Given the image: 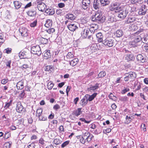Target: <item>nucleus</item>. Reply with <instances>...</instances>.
Returning <instances> with one entry per match:
<instances>
[{"label":"nucleus","mask_w":148,"mask_h":148,"mask_svg":"<svg viewBox=\"0 0 148 148\" xmlns=\"http://www.w3.org/2000/svg\"><path fill=\"white\" fill-rule=\"evenodd\" d=\"M74 57L73 52H69L67 54L66 57L67 59L68 60L72 59Z\"/></svg>","instance_id":"obj_35"},{"label":"nucleus","mask_w":148,"mask_h":148,"mask_svg":"<svg viewBox=\"0 0 148 148\" xmlns=\"http://www.w3.org/2000/svg\"><path fill=\"white\" fill-rule=\"evenodd\" d=\"M136 59L139 62L144 63L146 61V58L145 56L142 54H138L136 57Z\"/></svg>","instance_id":"obj_12"},{"label":"nucleus","mask_w":148,"mask_h":148,"mask_svg":"<svg viewBox=\"0 0 148 148\" xmlns=\"http://www.w3.org/2000/svg\"><path fill=\"white\" fill-rule=\"evenodd\" d=\"M96 36L97 38L98 41L99 42H102V41H103V36L102 33L101 32L98 33L96 34Z\"/></svg>","instance_id":"obj_23"},{"label":"nucleus","mask_w":148,"mask_h":148,"mask_svg":"<svg viewBox=\"0 0 148 148\" xmlns=\"http://www.w3.org/2000/svg\"><path fill=\"white\" fill-rule=\"evenodd\" d=\"M143 0H130L131 2L133 4L138 3L139 4L141 3Z\"/></svg>","instance_id":"obj_44"},{"label":"nucleus","mask_w":148,"mask_h":148,"mask_svg":"<svg viewBox=\"0 0 148 148\" xmlns=\"http://www.w3.org/2000/svg\"><path fill=\"white\" fill-rule=\"evenodd\" d=\"M109 98L113 100H115L116 99V96H114L113 94L111 93L108 96Z\"/></svg>","instance_id":"obj_47"},{"label":"nucleus","mask_w":148,"mask_h":148,"mask_svg":"<svg viewBox=\"0 0 148 148\" xmlns=\"http://www.w3.org/2000/svg\"><path fill=\"white\" fill-rule=\"evenodd\" d=\"M11 146V144L9 142H7L4 144V148H10Z\"/></svg>","instance_id":"obj_50"},{"label":"nucleus","mask_w":148,"mask_h":148,"mask_svg":"<svg viewBox=\"0 0 148 148\" xmlns=\"http://www.w3.org/2000/svg\"><path fill=\"white\" fill-rule=\"evenodd\" d=\"M37 21L36 20H35L33 22L31 23L30 26L32 27H34L37 25Z\"/></svg>","instance_id":"obj_57"},{"label":"nucleus","mask_w":148,"mask_h":148,"mask_svg":"<svg viewBox=\"0 0 148 148\" xmlns=\"http://www.w3.org/2000/svg\"><path fill=\"white\" fill-rule=\"evenodd\" d=\"M47 32L49 34L53 33L55 32V29L53 28H51L47 30Z\"/></svg>","instance_id":"obj_51"},{"label":"nucleus","mask_w":148,"mask_h":148,"mask_svg":"<svg viewBox=\"0 0 148 148\" xmlns=\"http://www.w3.org/2000/svg\"><path fill=\"white\" fill-rule=\"evenodd\" d=\"M147 10V6L145 5H144L142 6V8L140 9L137 12V14H138L139 15H144L146 14Z\"/></svg>","instance_id":"obj_11"},{"label":"nucleus","mask_w":148,"mask_h":148,"mask_svg":"<svg viewBox=\"0 0 148 148\" xmlns=\"http://www.w3.org/2000/svg\"><path fill=\"white\" fill-rule=\"evenodd\" d=\"M31 53L33 54L40 56L42 53L40 47L38 45L32 47L31 48Z\"/></svg>","instance_id":"obj_3"},{"label":"nucleus","mask_w":148,"mask_h":148,"mask_svg":"<svg viewBox=\"0 0 148 148\" xmlns=\"http://www.w3.org/2000/svg\"><path fill=\"white\" fill-rule=\"evenodd\" d=\"M78 61L79 60L77 58H75L71 61H69V64L73 66L77 64Z\"/></svg>","instance_id":"obj_25"},{"label":"nucleus","mask_w":148,"mask_h":148,"mask_svg":"<svg viewBox=\"0 0 148 148\" xmlns=\"http://www.w3.org/2000/svg\"><path fill=\"white\" fill-rule=\"evenodd\" d=\"M16 110L17 112L19 113H23L25 111V109L20 102L18 103L17 104Z\"/></svg>","instance_id":"obj_9"},{"label":"nucleus","mask_w":148,"mask_h":148,"mask_svg":"<svg viewBox=\"0 0 148 148\" xmlns=\"http://www.w3.org/2000/svg\"><path fill=\"white\" fill-rule=\"evenodd\" d=\"M99 1L98 0H94L93 7L95 10H97L100 7V4Z\"/></svg>","instance_id":"obj_26"},{"label":"nucleus","mask_w":148,"mask_h":148,"mask_svg":"<svg viewBox=\"0 0 148 148\" xmlns=\"http://www.w3.org/2000/svg\"><path fill=\"white\" fill-rule=\"evenodd\" d=\"M95 16L97 18V22L99 23L103 22L105 20L106 17L101 13H99L98 12H96Z\"/></svg>","instance_id":"obj_7"},{"label":"nucleus","mask_w":148,"mask_h":148,"mask_svg":"<svg viewBox=\"0 0 148 148\" xmlns=\"http://www.w3.org/2000/svg\"><path fill=\"white\" fill-rule=\"evenodd\" d=\"M90 0H82L81 7L82 9L88 10L90 8Z\"/></svg>","instance_id":"obj_6"},{"label":"nucleus","mask_w":148,"mask_h":148,"mask_svg":"<svg viewBox=\"0 0 148 148\" xmlns=\"http://www.w3.org/2000/svg\"><path fill=\"white\" fill-rule=\"evenodd\" d=\"M50 51L46 50L44 54V58L46 59H47L51 57V54L50 52Z\"/></svg>","instance_id":"obj_24"},{"label":"nucleus","mask_w":148,"mask_h":148,"mask_svg":"<svg viewBox=\"0 0 148 148\" xmlns=\"http://www.w3.org/2000/svg\"><path fill=\"white\" fill-rule=\"evenodd\" d=\"M53 84L51 82H48L47 85V88L49 90L51 89L53 86Z\"/></svg>","instance_id":"obj_46"},{"label":"nucleus","mask_w":148,"mask_h":148,"mask_svg":"<svg viewBox=\"0 0 148 148\" xmlns=\"http://www.w3.org/2000/svg\"><path fill=\"white\" fill-rule=\"evenodd\" d=\"M129 91L130 89L129 88H124V89L121 91V93L122 94H124Z\"/></svg>","instance_id":"obj_54"},{"label":"nucleus","mask_w":148,"mask_h":148,"mask_svg":"<svg viewBox=\"0 0 148 148\" xmlns=\"http://www.w3.org/2000/svg\"><path fill=\"white\" fill-rule=\"evenodd\" d=\"M141 128H142L144 132L146 131V127L144 123H142L141 125Z\"/></svg>","instance_id":"obj_58"},{"label":"nucleus","mask_w":148,"mask_h":148,"mask_svg":"<svg viewBox=\"0 0 148 148\" xmlns=\"http://www.w3.org/2000/svg\"><path fill=\"white\" fill-rule=\"evenodd\" d=\"M52 25V22L51 20L50 19L47 20L46 21V23L45 24V26L47 27H51Z\"/></svg>","instance_id":"obj_33"},{"label":"nucleus","mask_w":148,"mask_h":148,"mask_svg":"<svg viewBox=\"0 0 148 148\" xmlns=\"http://www.w3.org/2000/svg\"><path fill=\"white\" fill-rule=\"evenodd\" d=\"M99 84L98 83H96L95 86H93L92 87H90L89 88L90 90V91H91V90L95 91V90L98 89L99 88Z\"/></svg>","instance_id":"obj_37"},{"label":"nucleus","mask_w":148,"mask_h":148,"mask_svg":"<svg viewBox=\"0 0 148 148\" xmlns=\"http://www.w3.org/2000/svg\"><path fill=\"white\" fill-rule=\"evenodd\" d=\"M12 49L11 48H8L4 50L3 52L4 53L7 54H10L12 52Z\"/></svg>","instance_id":"obj_42"},{"label":"nucleus","mask_w":148,"mask_h":148,"mask_svg":"<svg viewBox=\"0 0 148 148\" xmlns=\"http://www.w3.org/2000/svg\"><path fill=\"white\" fill-rule=\"evenodd\" d=\"M35 145L34 143H32L31 144H29L28 146V147L29 148H34Z\"/></svg>","instance_id":"obj_62"},{"label":"nucleus","mask_w":148,"mask_h":148,"mask_svg":"<svg viewBox=\"0 0 148 148\" xmlns=\"http://www.w3.org/2000/svg\"><path fill=\"white\" fill-rule=\"evenodd\" d=\"M90 29L88 28H84L81 33L82 36L85 38H87V36L89 35V34H90Z\"/></svg>","instance_id":"obj_13"},{"label":"nucleus","mask_w":148,"mask_h":148,"mask_svg":"<svg viewBox=\"0 0 148 148\" xmlns=\"http://www.w3.org/2000/svg\"><path fill=\"white\" fill-rule=\"evenodd\" d=\"M40 42L41 44H46L48 42V40L47 39L41 37L40 38Z\"/></svg>","instance_id":"obj_36"},{"label":"nucleus","mask_w":148,"mask_h":148,"mask_svg":"<svg viewBox=\"0 0 148 148\" xmlns=\"http://www.w3.org/2000/svg\"><path fill=\"white\" fill-rule=\"evenodd\" d=\"M38 1L39 0L37 1V3H38L37 5L38 9L39 11L43 12L45 10L46 6L44 3L42 2H38Z\"/></svg>","instance_id":"obj_10"},{"label":"nucleus","mask_w":148,"mask_h":148,"mask_svg":"<svg viewBox=\"0 0 148 148\" xmlns=\"http://www.w3.org/2000/svg\"><path fill=\"white\" fill-rule=\"evenodd\" d=\"M36 9V8L34 7V9L29 10L28 12H27V14L29 16H33L36 15V12L35 10Z\"/></svg>","instance_id":"obj_17"},{"label":"nucleus","mask_w":148,"mask_h":148,"mask_svg":"<svg viewBox=\"0 0 148 148\" xmlns=\"http://www.w3.org/2000/svg\"><path fill=\"white\" fill-rule=\"evenodd\" d=\"M118 12V17L121 19L125 18L128 13V11L126 8H124L122 10L120 9Z\"/></svg>","instance_id":"obj_4"},{"label":"nucleus","mask_w":148,"mask_h":148,"mask_svg":"<svg viewBox=\"0 0 148 148\" xmlns=\"http://www.w3.org/2000/svg\"><path fill=\"white\" fill-rule=\"evenodd\" d=\"M106 75V73L104 71H102L100 72L98 75L97 78H102L105 76Z\"/></svg>","instance_id":"obj_39"},{"label":"nucleus","mask_w":148,"mask_h":148,"mask_svg":"<svg viewBox=\"0 0 148 148\" xmlns=\"http://www.w3.org/2000/svg\"><path fill=\"white\" fill-rule=\"evenodd\" d=\"M54 144L56 145H59L60 144L62 143V141L60 140L59 139L56 138L53 140Z\"/></svg>","instance_id":"obj_45"},{"label":"nucleus","mask_w":148,"mask_h":148,"mask_svg":"<svg viewBox=\"0 0 148 148\" xmlns=\"http://www.w3.org/2000/svg\"><path fill=\"white\" fill-rule=\"evenodd\" d=\"M14 4L16 9H18L20 8H23L24 5L20 1H14Z\"/></svg>","instance_id":"obj_16"},{"label":"nucleus","mask_w":148,"mask_h":148,"mask_svg":"<svg viewBox=\"0 0 148 148\" xmlns=\"http://www.w3.org/2000/svg\"><path fill=\"white\" fill-rule=\"evenodd\" d=\"M45 12L50 15H53L55 13V11L53 9H47L46 10Z\"/></svg>","instance_id":"obj_30"},{"label":"nucleus","mask_w":148,"mask_h":148,"mask_svg":"<svg viewBox=\"0 0 148 148\" xmlns=\"http://www.w3.org/2000/svg\"><path fill=\"white\" fill-rule=\"evenodd\" d=\"M134 118H132V116L131 115H127L125 118L126 121L125 123V124H128L133 120Z\"/></svg>","instance_id":"obj_22"},{"label":"nucleus","mask_w":148,"mask_h":148,"mask_svg":"<svg viewBox=\"0 0 148 148\" xmlns=\"http://www.w3.org/2000/svg\"><path fill=\"white\" fill-rule=\"evenodd\" d=\"M102 43L109 47H112L115 44L114 39L112 38L108 37L102 41Z\"/></svg>","instance_id":"obj_2"},{"label":"nucleus","mask_w":148,"mask_h":148,"mask_svg":"<svg viewBox=\"0 0 148 148\" xmlns=\"http://www.w3.org/2000/svg\"><path fill=\"white\" fill-rule=\"evenodd\" d=\"M142 38L140 36H138L136 37L133 41L130 42V44L133 47H136L139 45V43L140 42Z\"/></svg>","instance_id":"obj_5"},{"label":"nucleus","mask_w":148,"mask_h":148,"mask_svg":"<svg viewBox=\"0 0 148 148\" xmlns=\"http://www.w3.org/2000/svg\"><path fill=\"white\" fill-rule=\"evenodd\" d=\"M58 5L59 8H61L64 7L65 4L63 3H60L58 4Z\"/></svg>","instance_id":"obj_61"},{"label":"nucleus","mask_w":148,"mask_h":148,"mask_svg":"<svg viewBox=\"0 0 148 148\" xmlns=\"http://www.w3.org/2000/svg\"><path fill=\"white\" fill-rule=\"evenodd\" d=\"M88 101V97L86 95L81 100L80 103L83 107H84L87 104Z\"/></svg>","instance_id":"obj_15"},{"label":"nucleus","mask_w":148,"mask_h":148,"mask_svg":"<svg viewBox=\"0 0 148 148\" xmlns=\"http://www.w3.org/2000/svg\"><path fill=\"white\" fill-rule=\"evenodd\" d=\"M101 5L103 6H105L109 4V0H100Z\"/></svg>","instance_id":"obj_31"},{"label":"nucleus","mask_w":148,"mask_h":148,"mask_svg":"<svg viewBox=\"0 0 148 148\" xmlns=\"http://www.w3.org/2000/svg\"><path fill=\"white\" fill-rule=\"evenodd\" d=\"M129 74L130 75L131 80L134 79L136 77V74L134 72H129Z\"/></svg>","instance_id":"obj_40"},{"label":"nucleus","mask_w":148,"mask_h":148,"mask_svg":"<svg viewBox=\"0 0 148 148\" xmlns=\"http://www.w3.org/2000/svg\"><path fill=\"white\" fill-rule=\"evenodd\" d=\"M69 29L72 32H74L78 28V27L75 24H71L67 26Z\"/></svg>","instance_id":"obj_18"},{"label":"nucleus","mask_w":148,"mask_h":148,"mask_svg":"<svg viewBox=\"0 0 148 148\" xmlns=\"http://www.w3.org/2000/svg\"><path fill=\"white\" fill-rule=\"evenodd\" d=\"M60 106L57 104H56L53 107V109L56 111H57L58 110L60 109Z\"/></svg>","instance_id":"obj_52"},{"label":"nucleus","mask_w":148,"mask_h":148,"mask_svg":"<svg viewBox=\"0 0 148 148\" xmlns=\"http://www.w3.org/2000/svg\"><path fill=\"white\" fill-rule=\"evenodd\" d=\"M65 17L66 18L71 20H74L75 18V16L72 14H68L65 16Z\"/></svg>","instance_id":"obj_34"},{"label":"nucleus","mask_w":148,"mask_h":148,"mask_svg":"<svg viewBox=\"0 0 148 148\" xmlns=\"http://www.w3.org/2000/svg\"><path fill=\"white\" fill-rule=\"evenodd\" d=\"M142 47L144 51L147 52H148V45H143Z\"/></svg>","instance_id":"obj_56"},{"label":"nucleus","mask_w":148,"mask_h":148,"mask_svg":"<svg viewBox=\"0 0 148 148\" xmlns=\"http://www.w3.org/2000/svg\"><path fill=\"white\" fill-rule=\"evenodd\" d=\"M19 31L22 36H28L27 29L25 27H22L19 29Z\"/></svg>","instance_id":"obj_14"},{"label":"nucleus","mask_w":148,"mask_h":148,"mask_svg":"<svg viewBox=\"0 0 148 148\" xmlns=\"http://www.w3.org/2000/svg\"><path fill=\"white\" fill-rule=\"evenodd\" d=\"M37 116L39 118V119L40 121H45L47 120V117L45 116H43L42 115L40 116V115H38Z\"/></svg>","instance_id":"obj_43"},{"label":"nucleus","mask_w":148,"mask_h":148,"mask_svg":"<svg viewBox=\"0 0 148 148\" xmlns=\"http://www.w3.org/2000/svg\"><path fill=\"white\" fill-rule=\"evenodd\" d=\"M11 63V61L10 60H9L8 61H7L6 62V64L7 66L9 67L10 68V64Z\"/></svg>","instance_id":"obj_64"},{"label":"nucleus","mask_w":148,"mask_h":148,"mask_svg":"<svg viewBox=\"0 0 148 148\" xmlns=\"http://www.w3.org/2000/svg\"><path fill=\"white\" fill-rule=\"evenodd\" d=\"M127 11L131 13V14L134 16L137 15V12L136 11V8L134 7H131L129 6L127 7L126 8Z\"/></svg>","instance_id":"obj_8"},{"label":"nucleus","mask_w":148,"mask_h":148,"mask_svg":"<svg viewBox=\"0 0 148 148\" xmlns=\"http://www.w3.org/2000/svg\"><path fill=\"white\" fill-rule=\"evenodd\" d=\"M5 41L3 35H0V45H2Z\"/></svg>","instance_id":"obj_55"},{"label":"nucleus","mask_w":148,"mask_h":148,"mask_svg":"<svg viewBox=\"0 0 148 148\" xmlns=\"http://www.w3.org/2000/svg\"><path fill=\"white\" fill-rule=\"evenodd\" d=\"M21 92V93L19 94V97L21 98H23L24 97L25 93L24 92V90H23Z\"/></svg>","instance_id":"obj_59"},{"label":"nucleus","mask_w":148,"mask_h":148,"mask_svg":"<svg viewBox=\"0 0 148 148\" xmlns=\"http://www.w3.org/2000/svg\"><path fill=\"white\" fill-rule=\"evenodd\" d=\"M69 143V141H66L64 142L61 145V147L62 148H64L67 145H68Z\"/></svg>","instance_id":"obj_53"},{"label":"nucleus","mask_w":148,"mask_h":148,"mask_svg":"<svg viewBox=\"0 0 148 148\" xmlns=\"http://www.w3.org/2000/svg\"><path fill=\"white\" fill-rule=\"evenodd\" d=\"M53 70V67L50 66H47L45 68V71H52Z\"/></svg>","instance_id":"obj_41"},{"label":"nucleus","mask_w":148,"mask_h":148,"mask_svg":"<svg viewBox=\"0 0 148 148\" xmlns=\"http://www.w3.org/2000/svg\"><path fill=\"white\" fill-rule=\"evenodd\" d=\"M140 97L141 98L143 99L144 100H146V99L145 98L146 97L143 93H140Z\"/></svg>","instance_id":"obj_63"},{"label":"nucleus","mask_w":148,"mask_h":148,"mask_svg":"<svg viewBox=\"0 0 148 148\" xmlns=\"http://www.w3.org/2000/svg\"><path fill=\"white\" fill-rule=\"evenodd\" d=\"M123 34L122 31L121 29H119L116 31L115 35L117 37H120L123 36Z\"/></svg>","instance_id":"obj_32"},{"label":"nucleus","mask_w":148,"mask_h":148,"mask_svg":"<svg viewBox=\"0 0 148 148\" xmlns=\"http://www.w3.org/2000/svg\"><path fill=\"white\" fill-rule=\"evenodd\" d=\"M134 56L131 53L127 54L125 57V59L127 62L134 60Z\"/></svg>","instance_id":"obj_20"},{"label":"nucleus","mask_w":148,"mask_h":148,"mask_svg":"<svg viewBox=\"0 0 148 148\" xmlns=\"http://www.w3.org/2000/svg\"><path fill=\"white\" fill-rule=\"evenodd\" d=\"M32 5V3L31 2H29L25 6L24 5L23 8L26 9L27 8L30 7Z\"/></svg>","instance_id":"obj_60"},{"label":"nucleus","mask_w":148,"mask_h":148,"mask_svg":"<svg viewBox=\"0 0 148 148\" xmlns=\"http://www.w3.org/2000/svg\"><path fill=\"white\" fill-rule=\"evenodd\" d=\"M136 18L134 17L130 16L127 20L126 23L127 24L131 23L136 21Z\"/></svg>","instance_id":"obj_28"},{"label":"nucleus","mask_w":148,"mask_h":148,"mask_svg":"<svg viewBox=\"0 0 148 148\" xmlns=\"http://www.w3.org/2000/svg\"><path fill=\"white\" fill-rule=\"evenodd\" d=\"M97 93H94L91 95H90L88 94H86V95L88 97V101H92L97 95Z\"/></svg>","instance_id":"obj_21"},{"label":"nucleus","mask_w":148,"mask_h":148,"mask_svg":"<svg viewBox=\"0 0 148 148\" xmlns=\"http://www.w3.org/2000/svg\"><path fill=\"white\" fill-rule=\"evenodd\" d=\"M27 52L25 51L20 52L19 53V56L21 58H25L28 57L27 56Z\"/></svg>","instance_id":"obj_29"},{"label":"nucleus","mask_w":148,"mask_h":148,"mask_svg":"<svg viewBox=\"0 0 148 148\" xmlns=\"http://www.w3.org/2000/svg\"><path fill=\"white\" fill-rule=\"evenodd\" d=\"M24 82L22 80L18 82L16 84V86L18 89L21 90L24 87Z\"/></svg>","instance_id":"obj_19"},{"label":"nucleus","mask_w":148,"mask_h":148,"mask_svg":"<svg viewBox=\"0 0 148 148\" xmlns=\"http://www.w3.org/2000/svg\"><path fill=\"white\" fill-rule=\"evenodd\" d=\"M82 108H78L77 110L74 111L73 112V114L76 116L79 115L82 113Z\"/></svg>","instance_id":"obj_27"},{"label":"nucleus","mask_w":148,"mask_h":148,"mask_svg":"<svg viewBox=\"0 0 148 148\" xmlns=\"http://www.w3.org/2000/svg\"><path fill=\"white\" fill-rule=\"evenodd\" d=\"M29 65L28 64H23L21 67V68L23 69H26L29 68Z\"/></svg>","instance_id":"obj_49"},{"label":"nucleus","mask_w":148,"mask_h":148,"mask_svg":"<svg viewBox=\"0 0 148 148\" xmlns=\"http://www.w3.org/2000/svg\"><path fill=\"white\" fill-rule=\"evenodd\" d=\"M42 110L41 109H38L37 110L36 113V116H37L38 115H41V114L42 113Z\"/></svg>","instance_id":"obj_48"},{"label":"nucleus","mask_w":148,"mask_h":148,"mask_svg":"<svg viewBox=\"0 0 148 148\" xmlns=\"http://www.w3.org/2000/svg\"><path fill=\"white\" fill-rule=\"evenodd\" d=\"M112 5L113 6V7L115 8V9H116L115 12H118L119 11V10L121 9V7H119V4L117 3H113Z\"/></svg>","instance_id":"obj_38"},{"label":"nucleus","mask_w":148,"mask_h":148,"mask_svg":"<svg viewBox=\"0 0 148 148\" xmlns=\"http://www.w3.org/2000/svg\"><path fill=\"white\" fill-rule=\"evenodd\" d=\"M94 137L92 134L88 132H87L84 134L80 139V142L83 144L89 143Z\"/></svg>","instance_id":"obj_1"}]
</instances>
